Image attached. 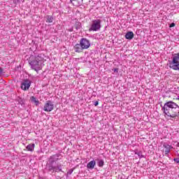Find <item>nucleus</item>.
<instances>
[{
    "label": "nucleus",
    "mask_w": 179,
    "mask_h": 179,
    "mask_svg": "<svg viewBox=\"0 0 179 179\" xmlns=\"http://www.w3.org/2000/svg\"><path fill=\"white\" fill-rule=\"evenodd\" d=\"M44 62V55H38L35 56L32 60L29 61V65L31 69H34L36 72L41 71L43 68V63Z\"/></svg>",
    "instance_id": "1"
},
{
    "label": "nucleus",
    "mask_w": 179,
    "mask_h": 179,
    "mask_svg": "<svg viewBox=\"0 0 179 179\" xmlns=\"http://www.w3.org/2000/svg\"><path fill=\"white\" fill-rule=\"evenodd\" d=\"M169 68L173 71H179V53L173 55L172 61L169 62Z\"/></svg>",
    "instance_id": "2"
},
{
    "label": "nucleus",
    "mask_w": 179,
    "mask_h": 179,
    "mask_svg": "<svg viewBox=\"0 0 179 179\" xmlns=\"http://www.w3.org/2000/svg\"><path fill=\"white\" fill-rule=\"evenodd\" d=\"M101 29V20H94L92 22V24L89 29L90 31H99Z\"/></svg>",
    "instance_id": "3"
},
{
    "label": "nucleus",
    "mask_w": 179,
    "mask_h": 179,
    "mask_svg": "<svg viewBox=\"0 0 179 179\" xmlns=\"http://www.w3.org/2000/svg\"><path fill=\"white\" fill-rule=\"evenodd\" d=\"M43 110L46 113H51L54 110V102L52 101H47L43 106Z\"/></svg>",
    "instance_id": "4"
},
{
    "label": "nucleus",
    "mask_w": 179,
    "mask_h": 179,
    "mask_svg": "<svg viewBox=\"0 0 179 179\" xmlns=\"http://www.w3.org/2000/svg\"><path fill=\"white\" fill-rule=\"evenodd\" d=\"M162 111L166 115L171 117V118H176V117H179L178 113H173V115L170 114V108H166V103H164V106L162 107Z\"/></svg>",
    "instance_id": "5"
},
{
    "label": "nucleus",
    "mask_w": 179,
    "mask_h": 179,
    "mask_svg": "<svg viewBox=\"0 0 179 179\" xmlns=\"http://www.w3.org/2000/svg\"><path fill=\"white\" fill-rule=\"evenodd\" d=\"M80 45L83 50H87L90 47V41L86 38H83L80 41Z\"/></svg>",
    "instance_id": "6"
},
{
    "label": "nucleus",
    "mask_w": 179,
    "mask_h": 179,
    "mask_svg": "<svg viewBox=\"0 0 179 179\" xmlns=\"http://www.w3.org/2000/svg\"><path fill=\"white\" fill-rule=\"evenodd\" d=\"M30 86H31V81L28 79H25L21 83V89L22 90H29Z\"/></svg>",
    "instance_id": "7"
},
{
    "label": "nucleus",
    "mask_w": 179,
    "mask_h": 179,
    "mask_svg": "<svg viewBox=\"0 0 179 179\" xmlns=\"http://www.w3.org/2000/svg\"><path fill=\"white\" fill-rule=\"evenodd\" d=\"M58 160H59V155H54L50 157L51 164L55 163V162H58Z\"/></svg>",
    "instance_id": "8"
},
{
    "label": "nucleus",
    "mask_w": 179,
    "mask_h": 179,
    "mask_svg": "<svg viewBox=\"0 0 179 179\" xmlns=\"http://www.w3.org/2000/svg\"><path fill=\"white\" fill-rule=\"evenodd\" d=\"M95 166H96V161L94 160L90 161L87 164V169H90V170H93V169H94Z\"/></svg>",
    "instance_id": "9"
},
{
    "label": "nucleus",
    "mask_w": 179,
    "mask_h": 179,
    "mask_svg": "<svg viewBox=\"0 0 179 179\" xmlns=\"http://www.w3.org/2000/svg\"><path fill=\"white\" fill-rule=\"evenodd\" d=\"M74 50L76 52H82V51H83L84 49L82 48V45H80V43H77L74 46Z\"/></svg>",
    "instance_id": "10"
},
{
    "label": "nucleus",
    "mask_w": 179,
    "mask_h": 179,
    "mask_svg": "<svg viewBox=\"0 0 179 179\" xmlns=\"http://www.w3.org/2000/svg\"><path fill=\"white\" fill-rule=\"evenodd\" d=\"M125 38L127 40H132L134 38V32L133 31H129L125 34Z\"/></svg>",
    "instance_id": "11"
},
{
    "label": "nucleus",
    "mask_w": 179,
    "mask_h": 179,
    "mask_svg": "<svg viewBox=\"0 0 179 179\" xmlns=\"http://www.w3.org/2000/svg\"><path fill=\"white\" fill-rule=\"evenodd\" d=\"M34 148H36V145H34V143L29 144L27 146V150H28V152H34Z\"/></svg>",
    "instance_id": "12"
},
{
    "label": "nucleus",
    "mask_w": 179,
    "mask_h": 179,
    "mask_svg": "<svg viewBox=\"0 0 179 179\" xmlns=\"http://www.w3.org/2000/svg\"><path fill=\"white\" fill-rule=\"evenodd\" d=\"M55 173H59L60 171H62V165L58 164L55 166Z\"/></svg>",
    "instance_id": "13"
},
{
    "label": "nucleus",
    "mask_w": 179,
    "mask_h": 179,
    "mask_svg": "<svg viewBox=\"0 0 179 179\" xmlns=\"http://www.w3.org/2000/svg\"><path fill=\"white\" fill-rule=\"evenodd\" d=\"M54 17L51 15L46 16V23H52Z\"/></svg>",
    "instance_id": "14"
},
{
    "label": "nucleus",
    "mask_w": 179,
    "mask_h": 179,
    "mask_svg": "<svg viewBox=\"0 0 179 179\" xmlns=\"http://www.w3.org/2000/svg\"><path fill=\"white\" fill-rule=\"evenodd\" d=\"M31 101L33 102V103H35V104L36 105V106H38V104H39V101H38V100H37V99H36V97H34V96H31Z\"/></svg>",
    "instance_id": "15"
},
{
    "label": "nucleus",
    "mask_w": 179,
    "mask_h": 179,
    "mask_svg": "<svg viewBox=\"0 0 179 179\" xmlns=\"http://www.w3.org/2000/svg\"><path fill=\"white\" fill-rule=\"evenodd\" d=\"M99 167H103L104 166V161L103 159H98Z\"/></svg>",
    "instance_id": "16"
},
{
    "label": "nucleus",
    "mask_w": 179,
    "mask_h": 179,
    "mask_svg": "<svg viewBox=\"0 0 179 179\" xmlns=\"http://www.w3.org/2000/svg\"><path fill=\"white\" fill-rule=\"evenodd\" d=\"M49 171H55V166H52V164H50L48 167Z\"/></svg>",
    "instance_id": "17"
},
{
    "label": "nucleus",
    "mask_w": 179,
    "mask_h": 179,
    "mask_svg": "<svg viewBox=\"0 0 179 179\" xmlns=\"http://www.w3.org/2000/svg\"><path fill=\"white\" fill-rule=\"evenodd\" d=\"M164 148H165V149L166 150H169L171 149V145H169V144H164Z\"/></svg>",
    "instance_id": "18"
},
{
    "label": "nucleus",
    "mask_w": 179,
    "mask_h": 179,
    "mask_svg": "<svg viewBox=\"0 0 179 179\" xmlns=\"http://www.w3.org/2000/svg\"><path fill=\"white\" fill-rule=\"evenodd\" d=\"M72 173H73V169H70L68 172H67V174L69 176H71V174H72Z\"/></svg>",
    "instance_id": "19"
},
{
    "label": "nucleus",
    "mask_w": 179,
    "mask_h": 179,
    "mask_svg": "<svg viewBox=\"0 0 179 179\" xmlns=\"http://www.w3.org/2000/svg\"><path fill=\"white\" fill-rule=\"evenodd\" d=\"M176 26V24L174 22L171 23L170 25H169V27H174Z\"/></svg>",
    "instance_id": "20"
},
{
    "label": "nucleus",
    "mask_w": 179,
    "mask_h": 179,
    "mask_svg": "<svg viewBox=\"0 0 179 179\" xmlns=\"http://www.w3.org/2000/svg\"><path fill=\"white\" fill-rule=\"evenodd\" d=\"M94 106H95V107H97V106H99V101H96L94 103Z\"/></svg>",
    "instance_id": "21"
},
{
    "label": "nucleus",
    "mask_w": 179,
    "mask_h": 179,
    "mask_svg": "<svg viewBox=\"0 0 179 179\" xmlns=\"http://www.w3.org/2000/svg\"><path fill=\"white\" fill-rule=\"evenodd\" d=\"M173 160L176 163H179V158H174Z\"/></svg>",
    "instance_id": "22"
},
{
    "label": "nucleus",
    "mask_w": 179,
    "mask_h": 179,
    "mask_svg": "<svg viewBox=\"0 0 179 179\" xmlns=\"http://www.w3.org/2000/svg\"><path fill=\"white\" fill-rule=\"evenodd\" d=\"M14 3H19L20 2V0H13Z\"/></svg>",
    "instance_id": "23"
},
{
    "label": "nucleus",
    "mask_w": 179,
    "mask_h": 179,
    "mask_svg": "<svg viewBox=\"0 0 179 179\" xmlns=\"http://www.w3.org/2000/svg\"><path fill=\"white\" fill-rule=\"evenodd\" d=\"M169 153H170V150H166L165 155H169Z\"/></svg>",
    "instance_id": "24"
},
{
    "label": "nucleus",
    "mask_w": 179,
    "mask_h": 179,
    "mask_svg": "<svg viewBox=\"0 0 179 179\" xmlns=\"http://www.w3.org/2000/svg\"><path fill=\"white\" fill-rule=\"evenodd\" d=\"M136 155H138L140 157H143V156L141 155V152L136 153Z\"/></svg>",
    "instance_id": "25"
},
{
    "label": "nucleus",
    "mask_w": 179,
    "mask_h": 179,
    "mask_svg": "<svg viewBox=\"0 0 179 179\" xmlns=\"http://www.w3.org/2000/svg\"><path fill=\"white\" fill-rule=\"evenodd\" d=\"M113 72L118 73V69H114Z\"/></svg>",
    "instance_id": "26"
},
{
    "label": "nucleus",
    "mask_w": 179,
    "mask_h": 179,
    "mask_svg": "<svg viewBox=\"0 0 179 179\" xmlns=\"http://www.w3.org/2000/svg\"><path fill=\"white\" fill-rule=\"evenodd\" d=\"M2 72H3V70L1 68H0V76H1V75H2Z\"/></svg>",
    "instance_id": "27"
},
{
    "label": "nucleus",
    "mask_w": 179,
    "mask_h": 179,
    "mask_svg": "<svg viewBox=\"0 0 179 179\" xmlns=\"http://www.w3.org/2000/svg\"><path fill=\"white\" fill-rule=\"evenodd\" d=\"M73 31V29H69V31Z\"/></svg>",
    "instance_id": "28"
}]
</instances>
